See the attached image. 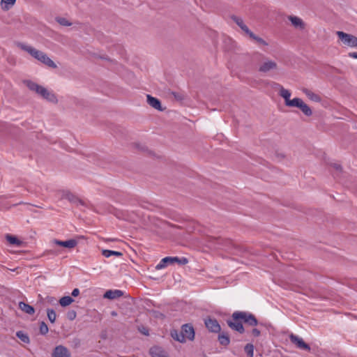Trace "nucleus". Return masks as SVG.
Wrapping results in <instances>:
<instances>
[{"mask_svg": "<svg viewBox=\"0 0 357 357\" xmlns=\"http://www.w3.org/2000/svg\"><path fill=\"white\" fill-rule=\"evenodd\" d=\"M337 35L341 41L346 45L351 47H357V37L343 31H337Z\"/></svg>", "mask_w": 357, "mask_h": 357, "instance_id": "obj_3", "label": "nucleus"}, {"mask_svg": "<svg viewBox=\"0 0 357 357\" xmlns=\"http://www.w3.org/2000/svg\"><path fill=\"white\" fill-rule=\"evenodd\" d=\"M231 19L247 35L251 31L244 24L242 18L233 15L231 16Z\"/></svg>", "mask_w": 357, "mask_h": 357, "instance_id": "obj_18", "label": "nucleus"}, {"mask_svg": "<svg viewBox=\"0 0 357 357\" xmlns=\"http://www.w3.org/2000/svg\"><path fill=\"white\" fill-rule=\"evenodd\" d=\"M47 317H48V319L50 320V321L51 323H54L56 318V314L55 311L53 309L48 308L47 310Z\"/></svg>", "mask_w": 357, "mask_h": 357, "instance_id": "obj_34", "label": "nucleus"}, {"mask_svg": "<svg viewBox=\"0 0 357 357\" xmlns=\"http://www.w3.org/2000/svg\"><path fill=\"white\" fill-rule=\"evenodd\" d=\"M123 295V292L119 289L108 290L107 291L103 297L105 298L113 300L121 297Z\"/></svg>", "mask_w": 357, "mask_h": 357, "instance_id": "obj_17", "label": "nucleus"}, {"mask_svg": "<svg viewBox=\"0 0 357 357\" xmlns=\"http://www.w3.org/2000/svg\"><path fill=\"white\" fill-rule=\"evenodd\" d=\"M227 324L230 328L241 334H243L245 332V328L243 326L241 319H236L231 317V319L227 321Z\"/></svg>", "mask_w": 357, "mask_h": 357, "instance_id": "obj_6", "label": "nucleus"}, {"mask_svg": "<svg viewBox=\"0 0 357 357\" xmlns=\"http://www.w3.org/2000/svg\"><path fill=\"white\" fill-rule=\"evenodd\" d=\"M102 254L105 257L107 258L111 256L121 257L123 255V253L121 252L113 251L109 250H103Z\"/></svg>", "mask_w": 357, "mask_h": 357, "instance_id": "obj_29", "label": "nucleus"}, {"mask_svg": "<svg viewBox=\"0 0 357 357\" xmlns=\"http://www.w3.org/2000/svg\"><path fill=\"white\" fill-rule=\"evenodd\" d=\"M280 95L284 99L285 105L288 107H292V105L295 103L296 100L298 98H294L292 100H290L291 93L289 90L284 89L281 86L280 90Z\"/></svg>", "mask_w": 357, "mask_h": 357, "instance_id": "obj_11", "label": "nucleus"}, {"mask_svg": "<svg viewBox=\"0 0 357 357\" xmlns=\"http://www.w3.org/2000/svg\"><path fill=\"white\" fill-rule=\"evenodd\" d=\"M245 352L248 357L254 356V346L252 344H247L244 347Z\"/></svg>", "mask_w": 357, "mask_h": 357, "instance_id": "obj_35", "label": "nucleus"}, {"mask_svg": "<svg viewBox=\"0 0 357 357\" xmlns=\"http://www.w3.org/2000/svg\"><path fill=\"white\" fill-rule=\"evenodd\" d=\"M69 345L74 349H79L82 345V340L78 337H74L68 341Z\"/></svg>", "mask_w": 357, "mask_h": 357, "instance_id": "obj_26", "label": "nucleus"}, {"mask_svg": "<svg viewBox=\"0 0 357 357\" xmlns=\"http://www.w3.org/2000/svg\"><path fill=\"white\" fill-rule=\"evenodd\" d=\"M181 332L183 335V337H185V340L188 339L190 341H192L195 339V330L191 324H183L181 327Z\"/></svg>", "mask_w": 357, "mask_h": 357, "instance_id": "obj_10", "label": "nucleus"}, {"mask_svg": "<svg viewBox=\"0 0 357 357\" xmlns=\"http://www.w3.org/2000/svg\"><path fill=\"white\" fill-rule=\"evenodd\" d=\"M16 336L23 342L29 343L30 339L28 335L22 331H19L16 333Z\"/></svg>", "mask_w": 357, "mask_h": 357, "instance_id": "obj_30", "label": "nucleus"}, {"mask_svg": "<svg viewBox=\"0 0 357 357\" xmlns=\"http://www.w3.org/2000/svg\"><path fill=\"white\" fill-rule=\"evenodd\" d=\"M333 167H334V169H335L337 171H339V172H341L342 170V167L338 165V164H333Z\"/></svg>", "mask_w": 357, "mask_h": 357, "instance_id": "obj_44", "label": "nucleus"}, {"mask_svg": "<svg viewBox=\"0 0 357 357\" xmlns=\"http://www.w3.org/2000/svg\"><path fill=\"white\" fill-rule=\"evenodd\" d=\"M303 92L312 101L316 102H320L321 101V98L318 94L314 93V92L307 89H303Z\"/></svg>", "mask_w": 357, "mask_h": 357, "instance_id": "obj_20", "label": "nucleus"}, {"mask_svg": "<svg viewBox=\"0 0 357 357\" xmlns=\"http://www.w3.org/2000/svg\"><path fill=\"white\" fill-rule=\"evenodd\" d=\"M252 334L255 336V337H259L261 334V332L259 329L257 328H253L252 330Z\"/></svg>", "mask_w": 357, "mask_h": 357, "instance_id": "obj_40", "label": "nucleus"}, {"mask_svg": "<svg viewBox=\"0 0 357 357\" xmlns=\"http://www.w3.org/2000/svg\"><path fill=\"white\" fill-rule=\"evenodd\" d=\"M170 93L174 97V98L177 100H182L184 99V96L182 93H176L174 91H171Z\"/></svg>", "mask_w": 357, "mask_h": 357, "instance_id": "obj_38", "label": "nucleus"}, {"mask_svg": "<svg viewBox=\"0 0 357 357\" xmlns=\"http://www.w3.org/2000/svg\"><path fill=\"white\" fill-rule=\"evenodd\" d=\"M289 21L291 22L292 25H294L296 28H299L301 29H305V24L303 21L296 16H289Z\"/></svg>", "mask_w": 357, "mask_h": 357, "instance_id": "obj_19", "label": "nucleus"}, {"mask_svg": "<svg viewBox=\"0 0 357 357\" xmlns=\"http://www.w3.org/2000/svg\"><path fill=\"white\" fill-rule=\"evenodd\" d=\"M18 47L28 52L33 58L46 65L47 66L52 68H57L56 63L43 52L38 50L34 47L24 43H19Z\"/></svg>", "mask_w": 357, "mask_h": 357, "instance_id": "obj_1", "label": "nucleus"}, {"mask_svg": "<svg viewBox=\"0 0 357 357\" xmlns=\"http://www.w3.org/2000/svg\"><path fill=\"white\" fill-rule=\"evenodd\" d=\"M142 333H144L146 335H149V332L147 330L144 329V331H142Z\"/></svg>", "mask_w": 357, "mask_h": 357, "instance_id": "obj_46", "label": "nucleus"}, {"mask_svg": "<svg viewBox=\"0 0 357 357\" xmlns=\"http://www.w3.org/2000/svg\"><path fill=\"white\" fill-rule=\"evenodd\" d=\"M348 55L349 57L357 59V52H349Z\"/></svg>", "mask_w": 357, "mask_h": 357, "instance_id": "obj_45", "label": "nucleus"}, {"mask_svg": "<svg viewBox=\"0 0 357 357\" xmlns=\"http://www.w3.org/2000/svg\"><path fill=\"white\" fill-rule=\"evenodd\" d=\"M232 317L236 319H241L245 324L251 326H255L258 324V321L254 314L244 311H235L232 314Z\"/></svg>", "mask_w": 357, "mask_h": 357, "instance_id": "obj_2", "label": "nucleus"}, {"mask_svg": "<svg viewBox=\"0 0 357 357\" xmlns=\"http://www.w3.org/2000/svg\"><path fill=\"white\" fill-rule=\"evenodd\" d=\"M63 197L69 200L70 202H76L78 201V198L70 192H65L63 194Z\"/></svg>", "mask_w": 357, "mask_h": 357, "instance_id": "obj_36", "label": "nucleus"}, {"mask_svg": "<svg viewBox=\"0 0 357 357\" xmlns=\"http://www.w3.org/2000/svg\"><path fill=\"white\" fill-rule=\"evenodd\" d=\"M250 38L255 40V41H257L258 43L259 44H261L263 45H267V43L261 38L256 36L253 32L250 31L248 34Z\"/></svg>", "mask_w": 357, "mask_h": 357, "instance_id": "obj_32", "label": "nucleus"}, {"mask_svg": "<svg viewBox=\"0 0 357 357\" xmlns=\"http://www.w3.org/2000/svg\"><path fill=\"white\" fill-rule=\"evenodd\" d=\"M291 107H298L299 108L302 112L307 116H310L312 114V111L311 108L305 104L302 99L298 98L296 100L295 103L292 105Z\"/></svg>", "mask_w": 357, "mask_h": 357, "instance_id": "obj_8", "label": "nucleus"}, {"mask_svg": "<svg viewBox=\"0 0 357 357\" xmlns=\"http://www.w3.org/2000/svg\"><path fill=\"white\" fill-rule=\"evenodd\" d=\"M277 69L278 64L275 61L264 58L259 66L258 71L261 73H267Z\"/></svg>", "mask_w": 357, "mask_h": 357, "instance_id": "obj_4", "label": "nucleus"}, {"mask_svg": "<svg viewBox=\"0 0 357 357\" xmlns=\"http://www.w3.org/2000/svg\"><path fill=\"white\" fill-rule=\"evenodd\" d=\"M76 315V312L75 310H71L68 312L67 317L69 320L73 321L75 319Z\"/></svg>", "mask_w": 357, "mask_h": 357, "instance_id": "obj_39", "label": "nucleus"}, {"mask_svg": "<svg viewBox=\"0 0 357 357\" xmlns=\"http://www.w3.org/2000/svg\"><path fill=\"white\" fill-rule=\"evenodd\" d=\"M289 340L291 343L294 344L296 346V347L300 349L308 351H310L311 349L309 344L305 343L301 337H300L296 335L291 334L289 335Z\"/></svg>", "mask_w": 357, "mask_h": 357, "instance_id": "obj_5", "label": "nucleus"}, {"mask_svg": "<svg viewBox=\"0 0 357 357\" xmlns=\"http://www.w3.org/2000/svg\"><path fill=\"white\" fill-rule=\"evenodd\" d=\"M55 20L61 26H69L72 25V23L70 22L66 18L61 17H56Z\"/></svg>", "mask_w": 357, "mask_h": 357, "instance_id": "obj_33", "label": "nucleus"}, {"mask_svg": "<svg viewBox=\"0 0 357 357\" xmlns=\"http://www.w3.org/2000/svg\"><path fill=\"white\" fill-rule=\"evenodd\" d=\"M26 86L29 88V90L36 92L37 94H39V91L43 86L38 84L36 82H33L32 81H26Z\"/></svg>", "mask_w": 357, "mask_h": 357, "instance_id": "obj_24", "label": "nucleus"}, {"mask_svg": "<svg viewBox=\"0 0 357 357\" xmlns=\"http://www.w3.org/2000/svg\"><path fill=\"white\" fill-rule=\"evenodd\" d=\"M218 340L222 346H228L230 343V338L227 333L222 332L219 333Z\"/></svg>", "mask_w": 357, "mask_h": 357, "instance_id": "obj_21", "label": "nucleus"}, {"mask_svg": "<svg viewBox=\"0 0 357 357\" xmlns=\"http://www.w3.org/2000/svg\"><path fill=\"white\" fill-rule=\"evenodd\" d=\"M19 308L28 314H33L35 312V310L31 305L22 301L19 303Z\"/></svg>", "mask_w": 357, "mask_h": 357, "instance_id": "obj_22", "label": "nucleus"}, {"mask_svg": "<svg viewBox=\"0 0 357 357\" xmlns=\"http://www.w3.org/2000/svg\"><path fill=\"white\" fill-rule=\"evenodd\" d=\"M204 324L208 331L212 333H220L221 331L220 325L215 319L208 317L205 319Z\"/></svg>", "mask_w": 357, "mask_h": 357, "instance_id": "obj_7", "label": "nucleus"}, {"mask_svg": "<svg viewBox=\"0 0 357 357\" xmlns=\"http://www.w3.org/2000/svg\"><path fill=\"white\" fill-rule=\"evenodd\" d=\"M214 241L216 242L215 248L227 250L230 245H232V242L229 239H223L221 238H215Z\"/></svg>", "mask_w": 357, "mask_h": 357, "instance_id": "obj_15", "label": "nucleus"}, {"mask_svg": "<svg viewBox=\"0 0 357 357\" xmlns=\"http://www.w3.org/2000/svg\"><path fill=\"white\" fill-rule=\"evenodd\" d=\"M16 0H1V7L3 10H8L11 6H13Z\"/></svg>", "mask_w": 357, "mask_h": 357, "instance_id": "obj_31", "label": "nucleus"}, {"mask_svg": "<svg viewBox=\"0 0 357 357\" xmlns=\"http://www.w3.org/2000/svg\"><path fill=\"white\" fill-rule=\"evenodd\" d=\"M52 357H70L71 354L67 347H66L63 345H58L54 349V350L52 353Z\"/></svg>", "mask_w": 357, "mask_h": 357, "instance_id": "obj_9", "label": "nucleus"}, {"mask_svg": "<svg viewBox=\"0 0 357 357\" xmlns=\"http://www.w3.org/2000/svg\"><path fill=\"white\" fill-rule=\"evenodd\" d=\"M112 315H113V316H116V312H112Z\"/></svg>", "mask_w": 357, "mask_h": 357, "instance_id": "obj_47", "label": "nucleus"}, {"mask_svg": "<svg viewBox=\"0 0 357 357\" xmlns=\"http://www.w3.org/2000/svg\"><path fill=\"white\" fill-rule=\"evenodd\" d=\"M170 259H172L171 264H172L176 262L178 264V262H179V257H170Z\"/></svg>", "mask_w": 357, "mask_h": 357, "instance_id": "obj_43", "label": "nucleus"}, {"mask_svg": "<svg viewBox=\"0 0 357 357\" xmlns=\"http://www.w3.org/2000/svg\"><path fill=\"white\" fill-rule=\"evenodd\" d=\"M73 301L74 299L72 297L66 296L61 298L59 303L62 307H66L70 305Z\"/></svg>", "mask_w": 357, "mask_h": 357, "instance_id": "obj_28", "label": "nucleus"}, {"mask_svg": "<svg viewBox=\"0 0 357 357\" xmlns=\"http://www.w3.org/2000/svg\"><path fill=\"white\" fill-rule=\"evenodd\" d=\"M6 238L9 242V243L15 245L17 247H20L23 243V242L19 240L16 236L10 234H7L6 236Z\"/></svg>", "mask_w": 357, "mask_h": 357, "instance_id": "obj_25", "label": "nucleus"}, {"mask_svg": "<svg viewBox=\"0 0 357 357\" xmlns=\"http://www.w3.org/2000/svg\"><path fill=\"white\" fill-rule=\"evenodd\" d=\"M39 96L47 100L49 102L56 103L57 102V98L54 93L48 91L46 88L43 87L39 91Z\"/></svg>", "mask_w": 357, "mask_h": 357, "instance_id": "obj_13", "label": "nucleus"}, {"mask_svg": "<svg viewBox=\"0 0 357 357\" xmlns=\"http://www.w3.org/2000/svg\"><path fill=\"white\" fill-rule=\"evenodd\" d=\"M79 294V290L77 288H75L73 290L71 295L72 296L76 297Z\"/></svg>", "mask_w": 357, "mask_h": 357, "instance_id": "obj_42", "label": "nucleus"}, {"mask_svg": "<svg viewBox=\"0 0 357 357\" xmlns=\"http://www.w3.org/2000/svg\"><path fill=\"white\" fill-rule=\"evenodd\" d=\"M52 243L56 245L65 247L69 249L74 248L77 246L78 242L75 239H69L67 241H60L57 239H54Z\"/></svg>", "mask_w": 357, "mask_h": 357, "instance_id": "obj_12", "label": "nucleus"}, {"mask_svg": "<svg viewBox=\"0 0 357 357\" xmlns=\"http://www.w3.org/2000/svg\"><path fill=\"white\" fill-rule=\"evenodd\" d=\"M188 260L185 257L179 258L178 264L185 265V264H188Z\"/></svg>", "mask_w": 357, "mask_h": 357, "instance_id": "obj_41", "label": "nucleus"}, {"mask_svg": "<svg viewBox=\"0 0 357 357\" xmlns=\"http://www.w3.org/2000/svg\"><path fill=\"white\" fill-rule=\"evenodd\" d=\"M171 336L172 337L176 340V341H178L181 343H184L185 342V337H183V335L182 333V332H178L177 330H172L171 331Z\"/></svg>", "mask_w": 357, "mask_h": 357, "instance_id": "obj_23", "label": "nucleus"}, {"mask_svg": "<svg viewBox=\"0 0 357 357\" xmlns=\"http://www.w3.org/2000/svg\"><path fill=\"white\" fill-rule=\"evenodd\" d=\"M147 102L148 104L151 106L153 108L158 110V111H163L164 109L161 107V102L159 100V99L154 98L151 96V95H147Z\"/></svg>", "mask_w": 357, "mask_h": 357, "instance_id": "obj_16", "label": "nucleus"}, {"mask_svg": "<svg viewBox=\"0 0 357 357\" xmlns=\"http://www.w3.org/2000/svg\"><path fill=\"white\" fill-rule=\"evenodd\" d=\"M39 330H40V333L43 335H46L49 331L48 326L44 321H42L40 324Z\"/></svg>", "mask_w": 357, "mask_h": 357, "instance_id": "obj_37", "label": "nucleus"}, {"mask_svg": "<svg viewBox=\"0 0 357 357\" xmlns=\"http://www.w3.org/2000/svg\"><path fill=\"white\" fill-rule=\"evenodd\" d=\"M170 257H166L160 260L158 264L156 265L155 269L159 270L167 267L171 264Z\"/></svg>", "mask_w": 357, "mask_h": 357, "instance_id": "obj_27", "label": "nucleus"}, {"mask_svg": "<svg viewBox=\"0 0 357 357\" xmlns=\"http://www.w3.org/2000/svg\"><path fill=\"white\" fill-rule=\"evenodd\" d=\"M151 357H169L168 354L160 347L154 346L149 350Z\"/></svg>", "mask_w": 357, "mask_h": 357, "instance_id": "obj_14", "label": "nucleus"}]
</instances>
